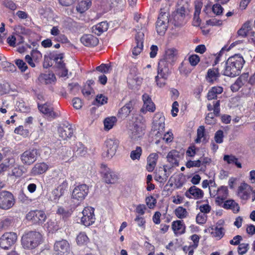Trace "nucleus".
I'll return each instance as SVG.
<instances>
[{
  "mask_svg": "<svg viewBox=\"0 0 255 255\" xmlns=\"http://www.w3.org/2000/svg\"><path fill=\"white\" fill-rule=\"evenodd\" d=\"M245 61L242 56L236 54L229 57L226 63L224 74L234 77L240 75Z\"/></svg>",
  "mask_w": 255,
  "mask_h": 255,
  "instance_id": "nucleus-1",
  "label": "nucleus"
},
{
  "mask_svg": "<svg viewBox=\"0 0 255 255\" xmlns=\"http://www.w3.org/2000/svg\"><path fill=\"white\" fill-rule=\"evenodd\" d=\"M42 236L39 232H30L24 235L21 239L22 247L28 250L35 248L41 241Z\"/></svg>",
  "mask_w": 255,
  "mask_h": 255,
  "instance_id": "nucleus-2",
  "label": "nucleus"
},
{
  "mask_svg": "<svg viewBox=\"0 0 255 255\" xmlns=\"http://www.w3.org/2000/svg\"><path fill=\"white\" fill-rule=\"evenodd\" d=\"M168 9V8H161V12L156 22L157 32L161 35L165 33L168 26V23L169 20Z\"/></svg>",
  "mask_w": 255,
  "mask_h": 255,
  "instance_id": "nucleus-3",
  "label": "nucleus"
},
{
  "mask_svg": "<svg viewBox=\"0 0 255 255\" xmlns=\"http://www.w3.org/2000/svg\"><path fill=\"white\" fill-rule=\"evenodd\" d=\"M39 153L36 149H29L20 155L21 162L25 165H30L36 161Z\"/></svg>",
  "mask_w": 255,
  "mask_h": 255,
  "instance_id": "nucleus-4",
  "label": "nucleus"
},
{
  "mask_svg": "<svg viewBox=\"0 0 255 255\" xmlns=\"http://www.w3.org/2000/svg\"><path fill=\"white\" fill-rule=\"evenodd\" d=\"M16 240L17 235L15 233H5L0 238V247L4 250L8 249Z\"/></svg>",
  "mask_w": 255,
  "mask_h": 255,
  "instance_id": "nucleus-5",
  "label": "nucleus"
},
{
  "mask_svg": "<svg viewBox=\"0 0 255 255\" xmlns=\"http://www.w3.org/2000/svg\"><path fill=\"white\" fill-rule=\"evenodd\" d=\"M14 204L12 194L8 191L0 193V208L7 210L10 208Z\"/></svg>",
  "mask_w": 255,
  "mask_h": 255,
  "instance_id": "nucleus-6",
  "label": "nucleus"
},
{
  "mask_svg": "<svg viewBox=\"0 0 255 255\" xmlns=\"http://www.w3.org/2000/svg\"><path fill=\"white\" fill-rule=\"evenodd\" d=\"M82 217L81 222L85 226L92 225L95 220L94 209L91 207H85L82 211Z\"/></svg>",
  "mask_w": 255,
  "mask_h": 255,
  "instance_id": "nucleus-7",
  "label": "nucleus"
},
{
  "mask_svg": "<svg viewBox=\"0 0 255 255\" xmlns=\"http://www.w3.org/2000/svg\"><path fill=\"white\" fill-rule=\"evenodd\" d=\"M89 192L88 187L86 184H80L75 186L73 190L72 198L79 201H83Z\"/></svg>",
  "mask_w": 255,
  "mask_h": 255,
  "instance_id": "nucleus-8",
  "label": "nucleus"
},
{
  "mask_svg": "<svg viewBox=\"0 0 255 255\" xmlns=\"http://www.w3.org/2000/svg\"><path fill=\"white\" fill-rule=\"evenodd\" d=\"M10 161V164L11 165V166H10V165L6 166L3 164L0 165V173L6 170L7 168L8 167L9 170L10 169L11 171V172L10 174L11 176H14L15 177H20L23 174L22 167L17 164H15L13 159H11Z\"/></svg>",
  "mask_w": 255,
  "mask_h": 255,
  "instance_id": "nucleus-9",
  "label": "nucleus"
},
{
  "mask_svg": "<svg viewBox=\"0 0 255 255\" xmlns=\"http://www.w3.org/2000/svg\"><path fill=\"white\" fill-rule=\"evenodd\" d=\"M102 174L104 181L108 184H114L119 179V176L117 173L109 168L105 165H102Z\"/></svg>",
  "mask_w": 255,
  "mask_h": 255,
  "instance_id": "nucleus-10",
  "label": "nucleus"
},
{
  "mask_svg": "<svg viewBox=\"0 0 255 255\" xmlns=\"http://www.w3.org/2000/svg\"><path fill=\"white\" fill-rule=\"evenodd\" d=\"M105 144L107 150V157L111 158L115 155L119 146L120 141L115 138H109L106 140Z\"/></svg>",
  "mask_w": 255,
  "mask_h": 255,
  "instance_id": "nucleus-11",
  "label": "nucleus"
},
{
  "mask_svg": "<svg viewBox=\"0 0 255 255\" xmlns=\"http://www.w3.org/2000/svg\"><path fill=\"white\" fill-rule=\"evenodd\" d=\"M252 191V187L244 181L238 187L237 195L242 200L247 201L250 199Z\"/></svg>",
  "mask_w": 255,
  "mask_h": 255,
  "instance_id": "nucleus-12",
  "label": "nucleus"
},
{
  "mask_svg": "<svg viewBox=\"0 0 255 255\" xmlns=\"http://www.w3.org/2000/svg\"><path fill=\"white\" fill-rule=\"evenodd\" d=\"M127 81L131 88H136L141 84L142 79L138 75L137 71L136 68H134L130 70L128 77Z\"/></svg>",
  "mask_w": 255,
  "mask_h": 255,
  "instance_id": "nucleus-13",
  "label": "nucleus"
},
{
  "mask_svg": "<svg viewBox=\"0 0 255 255\" xmlns=\"http://www.w3.org/2000/svg\"><path fill=\"white\" fill-rule=\"evenodd\" d=\"M165 118L161 113H157L153 118L152 128L158 130V132L162 131L164 129Z\"/></svg>",
  "mask_w": 255,
  "mask_h": 255,
  "instance_id": "nucleus-14",
  "label": "nucleus"
},
{
  "mask_svg": "<svg viewBox=\"0 0 255 255\" xmlns=\"http://www.w3.org/2000/svg\"><path fill=\"white\" fill-rule=\"evenodd\" d=\"M45 213L40 210L31 211L26 215V219L34 223H42L46 220Z\"/></svg>",
  "mask_w": 255,
  "mask_h": 255,
  "instance_id": "nucleus-15",
  "label": "nucleus"
},
{
  "mask_svg": "<svg viewBox=\"0 0 255 255\" xmlns=\"http://www.w3.org/2000/svg\"><path fill=\"white\" fill-rule=\"evenodd\" d=\"M185 196L190 199H200L204 196V192L195 186H192L186 192Z\"/></svg>",
  "mask_w": 255,
  "mask_h": 255,
  "instance_id": "nucleus-16",
  "label": "nucleus"
},
{
  "mask_svg": "<svg viewBox=\"0 0 255 255\" xmlns=\"http://www.w3.org/2000/svg\"><path fill=\"white\" fill-rule=\"evenodd\" d=\"M81 43L87 47H94L99 43L98 38L92 34H84L81 39Z\"/></svg>",
  "mask_w": 255,
  "mask_h": 255,
  "instance_id": "nucleus-17",
  "label": "nucleus"
},
{
  "mask_svg": "<svg viewBox=\"0 0 255 255\" xmlns=\"http://www.w3.org/2000/svg\"><path fill=\"white\" fill-rule=\"evenodd\" d=\"M144 38V34L143 32H138L135 35L136 46L132 50V54L137 56L140 53L143 49V42Z\"/></svg>",
  "mask_w": 255,
  "mask_h": 255,
  "instance_id": "nucleus-18",
  "label": "nucleus"
},
{
  "mask_svg": "<svg viewBox=\"0 0 255 255\" xmlns=\"http://www.w3.org/2000/svg\"><path fill=\"white\" fill-rule=\"evenodd\" d=\"M177 51L175 48H171L165 51L164 57L160 60H164L165 63L171 64L176 60Z\"/></svg>",
  "mask_w": 255,
  "mask_h": 255,
  "instance_id": "nucleus-19",
  "label": "nucleus"
},
{
  "mask_svg": "<svg viewBox=\"0 0 255 255\" xmlns=\"http://www.w3.org/2000/svg\"><path fill=\"white\" fill-rule=\"evenodd\" d=\"M169 170L170 168H168L167 166H163V168H160L156 173L155 179L161 183L165 182L170 175Z\"/></svg>",
  "mask_w": 255,
  "mask_h": 255,
  "instance_id": "nucleus-20",
  "label": "nucleus"
},
{
  "mask_svg": "<svg viewBox=\"0 0 255 255\" xmlns=\"http://www.w3.org/2000/svg\"><path fill=\"white\" fill-rule=\"evenodd\" d=\"M144 129L136 124L130 129L129 133L130 138L133 141H137L140 139L144 135Z\"/></svg>",
  "mask_w": 255,
  "mask_h": 255,
  "instance_id": "nucleus-21",
  "label": "nucleus"
},
{
  "mask_svg": "<svg viewBox=\"0 0 255 255\" xmlns=\"http://www.w3.org/2000/svg\"><path fill=\"white\" fill-rule=\"evenodd\" d=\"M142 100L143 102V106L142 108L143 112L147 111L153 112L155 110V107L154 103L152 102L151 98L147 94H144L142 95Z\"/></svg>",
  "mask_w": 255,
  "mask_h": 255,
  "instance_id": "nucleus-22",
  "label": "nucleus"
},
{
  "mask_svg": "<svg viewBox=\"0 0 255 255\" xmlns=\"http://www.w3.org/2000/svg\"><path fill=\"white\" fill-rule=\"evenodd\" d=\"M169 74L168 65L165 63L164 60H160L158 63L157 75L156 76L167 79Z\"/></svg>",
  "mask_w": 255,
  "mask_h": 255,
  "instance_id": "nucleus-23",
  "label": "nucleus"
},
{
  "mask_svg": "<svg viewBox=\"0 0 255 255\" xmlns=\"http://www.w3.org/2000/svg\"><path fill=\"white\" fill-rule=\"evenodd\" d=\"M48 165L44 162L37 163L32 168L30 174L36 176L45 173L48 169Z\"/></svg>",
  "mask_w": 255,
  "mask_h": 255,
  "instance_id": "nucleus-24",
  "label": "nucleus"
},
{
  "mask_svg": "<svg viewBox=\"0 0 255 255\" xmlns=\"http://www.w3.org/2000/svg\"><path fill=\"white\" fill-rule=\"evenodd\" d=\"M249 74L244 73L241 75L231 86V89L233 92L238 91L248 81Z\"/></svg>",
  "mask_w": 255,
  "mask_h": 255,
  "instance_id": "nucleus-25",
  "label": "nucleus"
},
{
  "mask_svg": "<svg viewBox=\"0 0 255 255\" xmlns=\"http://www.w3.org/2000/svg\"><path fill=\"white\" fill-rule=\"evenodd\" d=\"M64 54L63 53L55 54L53 55V60L55 62L54 67L57 70L61 71L60 76L64 74Z\"/></svg>",
  "mask_w": 255,
  "mask_h": 255,
  "instance_id": "nucleus-26",
  "label": "nucleus"
},
{
  "mask_svg": "<svg viewBox=\"0 0 255 255\" xmlns=\"http://www.w3.org/2000/svg\"><path fill=\"white\" fill-rule=\"evenodd\" d=\"M172 229L174 234L177 236L184 234L185 232V225L183 221L176 220L172 223Z\"/></svg>",
  "mask_w": 255,
  "mask_h": 255,
  "instance_id": "nucleus-27",
  "label": "nucleus"
},
{
  "mask_svg": "<svg viewBox=\"0 0 255 255\" xmlns=\"http://www.w3.org/2000/svg\"><path fill=\"white\" fill-rule=\"evenodd\" d=\"M158 157V154L156 153H151L147 157L146 169L148 172L153 171L156 165Z\"/></svg>",
  "mask_w": 255,
  "mask_h": 255,
  "instance_id": "nucleus-28",
  "label": "nucleus"
},
{
  "mask_svg": "<svg viewBox=\"0 0 255 255\" xmlns=\"http://www.w3.org/2000/svg\"><path fill=\"white\" fill-rule=\"evenodd\" d=\"M167 161L172 166H177L179 165V162L180 158V154L178 151L176 150L170 151L167 155Z\"/></svg>",
  "mask_w": 255,
  "mask_h": 255,
  "instance_id": "nucleus-29",
  "label": "nucleus"
},
{
  "mask_svg": "<svg viewBox=\"0 0 255 255\" xmlns=\"http://www.w3.org/2000/svg\"><path fill=\"white\" fill-rule=\"evenodd\" d=\"M38 107L40 112L46 115L49 117L53 118L57 115V114L53 112V108L49 104H45L40 105L38 104Z\"/></svg>",
  "mask_w": 255,
  "mask_h": 255,
  "instance_id": "nucleus-30",
  "label": "nucleus"
},
{
  "mask_svg": "<svg viewBox=\"0 0 255 255\" xmlns=\"http://www.w3.org/2000/svg\"><path fill=\"white\" fill-rule=\"evenodd\" d=\"M228 195V189L227 186H222L218 188V194L216 199V202L219 204H222Z\"/></svg>",
  "mask_w": 255,
  "mask_h": 255,
  "instance_id": "nucleus-31",
  "label": "nucleus"
},
{
  "mask_svg": "<svg viewBox=\"0 0 255 255\" xmlns=\"http://www.w3.org/2000/svg\"><path fill=\"white\" fill-rule=\"evenodd\" d=\"M108 27V23L106 21H102L94 25L92 27V31L95 34L100 35L104 32L106 31Z\"/></svg>",
  "mask_w": 255,
  "mask_h": 255,
  "instance_id": "nucleus-32",
  "label": "nucleus"
},
{
  "mask_svg": "<svg viewBox=\"0 0 255 255\" xmlns=\"http://www.w3.org/2000/svg\"><path fill=\"white\" fill-rule=\"evenodd\" d=\"M209 136L205 133V129L204 126H200L197 129V137L195 139L196 143L203 142L205 143L208 141Z\"/></svg>",
  "mask_w": 255,
  "mask_h": 255,
  "instance_id": "nucleus-33",
  "label": "nucleus"
},
{
  "mask_svg": "<svg viewBox=\"0 0 255 255\" xmlns=\"http://www.w3.org/2000/svg\"><path fill=\"white\" fill-rule=\"evenodd\" d=\"M219 77L220 73L218 69L213 68L208 70L206 79L208 82L213 83L218 79Z\"/></svg>",
  "mask_w": 255,
  "mask_h": 255,
  "instance_id": "nucleus-34",
  "label": "nucleus"
},
{
  "mask_svg": "<svg viewBox=\"0 0 255 255\" xmlns=\"http://www.w3.org/2000/svg\"><path fill=\"white\" fill-rule=\"evenodd\" d=\"M73 151L76 155L83 156L87 153V148L81 142H76L73 145Z\"/></svg>",
  "mask_w": 255,
  "mask_h": 255,
  "instance_id": "nucleus-35",
  "label": "nucleus"
},
{
  "mask_svg": "<svg viewBox=\"0 0 255 255\" xmlns=\"http://www.w3.org/2000/svg\"><path fill=\"white\" fill-rule=\"evenodd\" d=\"M91 3L90 0H81L78 3L76 6V10L79 13H83L90 8Z\"/></svg>",
  "mask_w": 255,
  "mask_h": 255,
  "instance_id": "nucleus-36",
  "label": "nucleus"
},
{
  "mask_svg": "<svg viewBox=\"0 0 255 255\" xmlns=\"http://www.w3.org/2000/svg\"><path fill=\"white\" fill-rule=\"evenodd\" d=\"M132 109V104L131 102H129L123 107L119 111V116L121 118H126L130 113Z\"/></svg>",
  "mask_w": 255,
  "mask_h": 255,
  "instance_id": "nucleus-37",
  "label": "nucleus"
},
{
  "mask_svg": "<svg viewBox=\"0 0 255 255\" xmlns=\"http://www.w3.org/2000/svg\"><path fill=\"white\" fill-rule=\"evenodd\" d=\"M202 8V3L197 2L195 4V11L193 18V25L195 26H198L200 25L201 20L199 17V15Z\"/></svg>",
  "mask_w": 255,
  "mask_h": 255,
  "instance_id": "nucleus-38",
  "label": "nucleus"
},
{
  "mask_svg": "<svg viewBox=\"0 0 255 255\" xmlns=\"http://www.w3.org/2000/svg\"><path fill=\"white\" fill-rule=\"evenodd\" d=\"M223 91V89L222 87L217 86L212 87L210 89L207 95V98L209 100H212L217 97V95L221 94Z\"/></svg>",
  "mask_w": 255,
  "mask_h": 255,
  "instance_id": "nucleus-39",
  "label": "nucleus"
},
{
  "mask_svg": "<svg viewBox=\"0 0 255 255\" xmlns=\"http://www.w3.org/2000/svg\"><path fill=\"white\" fill-rule=\"evenodd\" d=\"M225 209H231L234 213H238L240 210V207L233 200H228L225 202L223 206Z\"/></svg>",
  "mask_w": 255,
  "mask_h": 255,
  "instance_id": "nucleus-40",
  "label": "nucleus"
},
{
  "mask_svg": "<svg viewBox=\"0 0 255 255\" xmlns=\"http://www.w3.org/2000/svg\"><path fill=\"white\" fill-rule=\"evenodd\" d=\"M74 127L68 122H65V135L67 138L74 140L75 137L74 135Z\"/></svg>",
  "mask_w": 255,
  "mask_h": 255,
  "instance_id": "nucleus-41",
  "label": "nucleus"
},
{
  "mask_svg": "<svg viewBox=\"0 0 255 255\" xmlns=\"http://www.w3.org/2000/svg\"><path fill=\"white\" fill-rule=\"evenodd\" d=\"M196 208L199 209L201 213L207 215L209 213L211 210V207L208 203H202V201H197L196 203Z\"/></svg>",
  "mask_w": 255,
  "mask_h": 255,
  "instance_id": "nucleus-42",
  "label": "nucleus"
},
{
  "mask_svg": "<svg viewBox=\"0 0 255 255\" xmlns=\"http://www.w3.org/2000/svg\"><path fill=\"white\" fill-rule=\"evenodd\" d=\"M76 242L79 246H85L89 242V239L84 232H81L77 236Z\"/></svg>",
  "mask_w": 255,
  "mask_h": 255,
  "instance_id": "nucleus-43",
  "label": "nucleus"
},
{
  "mask_svg": "<svg viewBox=\"0 0 255 255\" xmlns=\"http://www.w3.org/2000/svg\"><path fill=\"white\" fill-rule=\"evenodd\" d=\"M54 253L55 255H64V241H56L54 245Z\"/></svg>",
  "mask_w": 255,
  "mask_h": 255,
  "instance_id": "nucleus-44",
  "label": "nucleus"
},
{
  "mask_svg": "<svg viewBox=\"0 0 255 255\" xmlns=\"http://www.w3.org/2000/svg\"><path fill=\"white\" fill-rule=\"evenodd\" d=\"M117 119L115 117L107 118L104 121V128L106 130L112 129L117 122Z\"/></svg>",
  "mask_w": 255,
  "mask_h": 255,
  "instance_id": "nucleus-45",
  "label": "nucleus"
},
{
  "mask_svg": "<svg viewBox=\"0 0 255 255\" xmlns=\"http://www.w3.org/2000/svg\"><path fill=\"white\" fill-rule=\"evenodd\" d=\"M176 216L179 219H185L188 216V212L187 210L182 206H179L174 210Z\"/></svg>",
  "mask_w": 255,
  "mask_h": 255,
  "instance_id": "nucleus-46",
  "label": "nucleus"
},
{
  "mask_svg": "<svg viewBox=\"0 0 255 255\" xmlns=\"http://www.w3.org/2000/svg\"><path fill=\"white\" fill-rule=\"evenodd\" d=\"M224 160L228 164H234L238 168H242V164L238 161L237 158L233 155H225L224 156Z\"/></svg>",
  "mask_w": 255,
  "mask_h": 255,
  "instance_id": "nucleus-47",
  "label": "nucleus"
},
{
  "mask_svg": "<svg viewBox=\"0 0 255 255\" xmlns=\"http://www.w3.org/2000/svg\"><path fill=\"white\" fill-rule=\"evenodd\" d=\"M142 150L141 147L136 146L134 150L131 151L130 157L132 160H139L142 154Z\"/></svg>",
  "mask_w": 255,
  "mask_h": 255,
  "instance_id": "nucleus-48",
  "label": "nucleus"
},
{
  "mask_svg": "<svg viewBox=\"0 0 255 255\" xmlns=\"http://www.w3.org/2000/svg\"><path fill=\"white\" fill-rule=\"evenodd\" d=\"M212 236L218 239H221L224 236V229L222 227H216L212 232Z\"/></svg>",
  "mask_w": 255,
  "mask_h": 255,
  "instance_id": "nucleus-49",
  "label": "nucleus"
},
{
  "mask_svg": "<svg viewBox=\"0 0 255 255\" xmlns=\"http://www.w3.org/2000/svg\"><path fill=\"white\" fill-rule=\"evenodd\" d=\"M96 69L97 71L102 73L107 74L111 70V67L110 64H102L100 66H97Z\"/></svg>",
  "mask_w": 255,
  "mask_h": 255,
  "instance_id": "nucleus-50",
  "label": "nucleus"
},
{
  "mask_svg": "<svg viewBox=\"0 0 255 255\" xmlns=\"http://www.w3.org/2000/svg\"><path fill=\"white\" fill-rule=\"evenodd\" d=\"M134 221L139 227L142 229H145L146 221L143 217L140 215H136L134 219Z\"/></svg>",
  "mask_w": 255,
  "mask_h": 255,
  "instance_id": "nucleus-51",
  "label": "nucleus"
},
{
  "mask_svg": "<svg viewBox=\"0 0 255 255\" xmlns=\"http://www.w3.org/2000/svg\"><path fill=\"white\" fill-rule=\"evenodd\" d=\"M108 98L102 94L98 95L96 98L95 105H103L107 103Z\"/></svg>",
  "mask_w": 255,
  "mask_h": 255,
  "instance_id": "nucleus-52",
  "label": "nucleus"
},
{
  "mask_svg": "<svg viewBox=\"0 0 255 255\" xmlns=\"http://www.w3.org/2000/svg\"><path fill=\"white\" fill-rule=\"evenodd\" d=\"M207 220V215L204 213H198L196 217V222L198 224H204Z\"/></svg>",
  "mask_w": 255,
  "mask_h": 255,
  "instance_id": "nucleus-53",
  "label": "nucleus"
},
{
  "mask_svg": "<svg viewBox=\"0 0 255 255\" xmlns=\"http://www.w3.org/2000/svg\"><path fill=\"white\" fill-rule=\"evenodd\" d=\"M197 247L193 246V245L189 244L188 245H185L183 247V251L188 255H193L194 251L197 249Z\"/></svg>",
  "mask_w": 255,
  "mask_h": 255,
  "instance_id": "nucleus-54",
  "label": "nucleus"
},
{
  "mask_svg": "<svg viewBox=\"0 0 255 255\" xmlns=\"http://www.w3.org/2000/svg\"><path fill=\"white\" fill-rule=\"evenodd\" d=\"M249 249V245L247 243H242L239 245L238 252L240 255L245 254Z\"/></svg>",
  "mask_w": 255,
  "mask_h": 255,
  "instance_id": "nucleus-55",
  "label": "nucleus"
},
{
  "mask_svg": "<svg viewBox=\"0 0 255 255\" xmlns=\"http://www.w3.org/2000/svg\"><path fill=\"white\" fill-rule=\"evenodd\" d=\"M186 166L187 168H190L192 167H199L202 165V161L201 160H188L186 163Z\"/></svg>",
  "mask_w": 255,
  "mask_h": 255,
  "instance_id": "nucleus-56",
  "label": "nucleus"
},
{
  "mask_svg": "<svg viewBox=\"0 0 255 255\" xmlns=\"http://www.w3.org/2000/svg\"><path fill=\"white\" fill-rule=\"evenodd\" d=\"M41 78L44 80L46 84L51 83L54 82L56 78L53 73L45 74L41 76Z\"/></svg>",
  "mask_w": 255,
  "mask_h": 255,
  "instance_id": "nucleus-57",
  "label": "nucleus"
},
{
  "mask_svg": "<svg viewBox=\"0 0 255 255\" xmlns=\"http://www.w3.org/2000/svg\"><path fill=\"white\" fill-rule=\"evenodd\" d=\"M224 133L222 130H217L214 136V139L217 143H222L223 142Z\"/></svg>",
  "mask_w": 255,
  "mask_h": 255,
  "instance_id": "nucleus-58",
  "label": "nucleus"
},
{
  "mask_svg": "<svg viewBox=\"0 0 255 255\" xmlns=\"http://www.w3.org/2000/svg\"><path fill=\"white\" fill-rule=\"evenodd\" d=\"M145 202L147 206L150 209L154 208L156 203V199L152 196L147 197L145 199Z\"/></svg>",
  "mask_w": 255,
  "mask_h": 255,
  "instance_id": "nucleus-59",
  "label": "nucleus"
},
{
  "mask_svg": "<svg viewBox=\"0 0 255 255\" xmlns=\"http://www.w3.org/2000/svg\"><path fill=\"white\" fill-rule=\"evenodd\" d=\"M218 115L215 114V112L209 113L205 119L206 123L208 125L214 124L216 122L215 117L217 116Z\"/></svg>",
  "mask_w": 255,
  "mask_h": 255,
  "instance_id": "nucleus-60",
  "label": "nucleus"
},
{
  "mask_svg": "<svg viewBox=\"0 0 255 255\" xmlns=\"http://www.w3.org/2000/svg\"><path fill=\"white\" fill-rule=\"evenodd\" d=\"M188 60L191 66H195L199 62L200 58L197 55L193 54L189 57Z\"/></svg>",
  "mask_w": 255,
  "mask_h": 255,
  "instance_id": "nucleus-61",
  "label": "nucleus"
},
{
  "mask_svg": "<svg viewBox=\"0 0 255 255\" xmlns=\"http://www.w3.org/2000/svg\"><path fill=\"white\" fill-rule=\"evenodd\" d=\"M15 63L21 72L25 71L27 68L26 63L22 60L17 59L15 60Z\"/></svg>",
  "mask_w": 255,
  "mask_h": 255,
  "instance_id": "nucleus-62",
  "label": "nucleus"
},
{
  "mask_svg": "<svg viewBox=\"0 0 255 255\" xmlns=\"http://www.w3.org/2000/svg\"><path fill=\"white\" fill-rule=\"evenodd\" d=\"M134 19L137 22H140L141 24L140 26V28L142 29L145 27V25L146 22V20L144 19L143 18H141L140 16V14L136 13L134 16Z\"/></svg>",
  "mask_w": 255,
  "mask_h": 255,
  "instance_id": "nucleus-63",
  "label": "nucleus"
},
{
  "mask_svg": "<svg viewBox=\"0 0 255 255\" xmlns=\"http://www.w3.org/2000/svg\"><path fill=\"white\" fill-rule=\"evenodd\" d=\"M173 18L174 21V25L179 26L183 22L184 19L181 15H179L174 12L173 15Z\"/></svg>",
  "mask_w": 255,
  "mask_h": 255,
  "instance_id": "nucleus-64",
  "label": "nucleus"
}]
</instances>
